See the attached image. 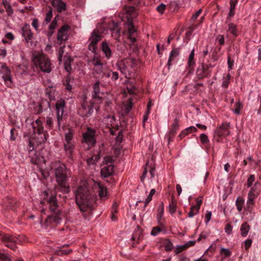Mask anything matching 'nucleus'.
<instances>
[{
  "label": "nucleus",
  "instance_id": "nucleus-1",
  "mask_svg": "<svg viewBox=\"0 0 261 261\" xmlns=\"http://www.w3.org/2000/svg\"><path fill=\"white\" fill-rule=\"evenodd\" d=\"M75 193L76 204L82 212H85L89 208H91L95 202V195L90 193L87 186H80Z\"/></svg>",
  "mask_w": 261,
  "mask_h": 261
},
{
  "label": "nucleus",
  "instance_id": "nucleus-2",
  "mask_svg": "<svg viewBox=\"0 0 261 261\" xmlns=\"http://www.w3.org/2000/svg\"><path fill=\"white\" fill-rule=\"evenodd\" d=\"M50 170L55 172L56 180L61 190L64 193H68L69 187L66 184L67 170L65 164L59 161L52 162Z\"/></svg>",
  "mask_w": 261,
  "mask_h": 261
},
{
  "label": "nucleus",
  "instance_id": "nucleus-3",
  "mask_svg": "<svg viewBox=\"0 0 261 261\" xmlns=\"http://www.w3.org/2000/svg\"><path fill=\"white\" fill-rule=\"evenodd\" d=\"M117 68L129 79L134 78L136 72V61L132 58H125L118 61L116 64Z\"/></svg>",
  "mask_w": 261,
  "mask_h": 261
},
{
  "label": "nucleus",
  "instance_id": "nucleus-4",
  "mask_svg": "<svg viewBox=\"0 0 261 261\" xmlns=\"http://www.w3.org/2000/svg\"><path fill=\"white\" fill-rule=\"evenodd\" d=\"M46 202L48 205L49 211L52 213L51 215L48 216L45 220V225L47 227L53 223H59L61 218L60 217L61 211L59 208L56 197L51 196L46 200Z\"/></svg>",
  "mask_w": 261,
  "mask_h": 261
},
{
  "label": "nucleus",
  "instance_id": "nucleus-5",
  "mask_svg": "<svg viewBox=\"0 0 261 261\" xmlns=\"http://www.w3.org/2000/svg\"><path fill=\"white\" fill-rule=\"evenodd\" d=\"M32 62L35 66L44 73H49L52 70L50 60L43 53L33 55Z\"/></svg>",
  "mask_w": 261,
  "mask_h": 261
},
{
  "label": "nucleus",
  "instance_id": "nucleus-6",
  "mask_svg": "<svg viewBox=\"0 0 261 261\" xmlns=\"http://www.w3.org/2000/svg\"><path fill=\"white\" fill-rule=\"evenodd\" d=\"M93 112V103L88 101L85 94L81 96V105L78 109V114L82 117H89Z\"/></svg>",
  "mask_w": 261,
  "mask_h": 261
},
{
  "label": "nucleus",
  "instance_id": "nucleus-7",
  "mask_svg": "<svg viewBox=\"0 0 261 261\" xmlns=\"http://www.w3.org/2000/svg\"><path fill=\"white\" fill-rule=\"evenodd\" d=\"M229 123L224 122L215 130L214 138L217 142L222 141L223 138L229 135Z\"/></svg>",
  "mask_w": 261,
  "mask_h": 261
},
{
  "label": "nucleus",
  "instance_id": "nucleus-8",
  "mask_svg": "<svg viewBox=\"0 0 261 261\" xmlns=\"http://www.w3.org/2000/svg\"><path fill=\"white\" fill-rule=\"evenodd\" d=\"M22 36L24 38L26 43L29 46H35L33 40L34 39L33 34L31 30L29 24H25L21 29Z\"/></svg>",
  "mask_w": 261,
  "mask_h": 261
},
{
  "label": "nucleus",
  "instance_id": "nucleus-9",
  "mask_svg": "<svg viewBox=\"0 0 261 261\" xmlns=\"http://www.w3.org/2000/svg\"><path fill=\"white\" fill-rule=\"evenodd\" d=\"M102 39V36L97 30H94L89 39L90 41L89 44V49L92 52H95L97 48V43Z\"/></svg>",
  "mask_w": 261,
  "mask_h": 261
},
{
  "label": "nucleus",
  "instance_id": "nucleus-10",
  "mask_svg": "<svg viewBox=\"0 0 261 261\" xmlns=\"http://www.w3.org/2000/svg\"><path fill=\"white\" fill-rule=\"evenodd\" d=\"M65 106V101L63 99H60L58 100L56 104L57 120L58 122V128L59 130H60L61 128Z\"/></svg>",
  "mask_w": 261,
  "mask_h": 261
},
{
  "label": "nucleus",
  "instance_id": "nucleus-11",
  "mask_svg": "<svg viewBox=\"0 0 261 261\" xmlns=\"http://www.w3.org/2000/svg\"><path fill=\"white\" fill-rule=\"evenodd\" d=\"M0 76L3 79L7 86L11 87L12 85V82L10 75V70L8 67L3 63H0Z\"/></svg>",
  "mask_w": 261,
  "mask_h": 261
},
{
  "label": "nucleus",
  "instance_id": "nucleus-12",
  "mask_svg": "<svg viewBox=\"0 0 261 261\" xmlns=\"http://www.w3.org/2000/svg\"><path fill=\"white\" fill-rule=\"evenodd\" d=\"M91 63L93 67V70L96 73L100 74L103 73L106 65L101 62L100 59L98 57H94L93 59L91 61Z\"/></svg>",
  "mask_w": 261,
  "mask_h": 261
},
{
  "label": "nucleus",
  "instance_id": "nucleus-13",
  "mask_svg": "<svg viewBox=\"0 0 261 261\" xmlns=\"http://www.w3.org/2000/svg\"><path fill=\"white\" fill-rule=\"evenodd\" d=\"M95 130L91 127H88L87 132L83 134V139L84 142L88 145H92L95 144Z\"/></svg>",
  "mask_w": 261,
  "mask_h": 261
},
{
  "label": "nucleus",
  "instance_id": "nucleus-14",
  "mask_svg": "<svg viewBox=\"0 0 261 261\" xmlns=\"http://www.w3.org/2000/svg\"><path fill=\"white\" fill-rule=\"evenodd\" d=\"M215 66L214 65H212L211 64H205L203 63L202 64L201 68L200 71H202V73L198 74V78L199 79H202L204 77H208L211 76L212 72L213 67Z\"/></svg>",
  "mask_w": 261,
  "mask_h": 261
},
{
  "label": "nucleus",
  "instance_id": "nucleus-15",
  "mask_svg": "<svg viewBox=\"0 0 261 261\" xmlns=\"http://www.w3.org/2000/svg\"><path fill=\"white\" fill-rule=\"evenodd\" d=\"M70 27L68 25H63L58 32L57 40L59 44L67 40V32Z\"/></svg>",
  "mask_w": 261,
  "mask_h": 261
},
{
  "label": "nucleus",
  "instance_id": "nucleus-16",
  "mask_svg": "<svg viewBox=\"0 0 261 261\" xmlns=\"http://www.w3.org/2000/svg\"><path fill=\"white\" fill-rule=\"evenodd\" d=\"M64 150L65 155L70 160H72L74 151V142H63Z\"/></svg>",
  "mask_w": 261,
  "mask_h": 261
},
{
  "label": "nucleus",
  "instance_id": "nucleus-17",
  "mask_svg": "<svg viewBox=\"0 0 261 261\" xmlns=\"http://www.w3.org/2000/svg\"><path fill=\"white\" fill-rule=\"evenodd\" d=\"M148 170L149 171V173L150 175V178L151 179L154 177L155 172V167L153 166H149L148 163H147L146 164V167L144 170L143 174L140 178L142 182H143L146 176V174Z\"/></svg>",
  "mask_w": 261,
  "mask_h": 261
},
{
  "label": "nucleus",
  "instance_id": "nucleus-18",
  "mask_svg": "<svg viewBox=\"0 0 261 261\" xmlns=\"http://www.w3.org/2000/svg\"><path fill=\"white\" fill-rule=\"evenodd\" d=\"M51 3L58 12L61 13L66 10V4L62 0H51Z\"/></svg>",
  "mask_w": 261,
  "mask_h": 261
},
{
  "label": "nucleus",
  "instance_id": "nucleus-19",
  "mask_svg": "<svg viewBox=\"0 0 261 261\" xmlns=\"http://www.w3.org/2000/svg\"><path fill=\"white\" fill-rule=\"evenodd\" d=\"M179 54V50L178 48H173L170 52L169 58L167 62L168 66H170L172 62L177 60Z\"/></svg>",
  "mask_w": 261,
  "mask_h": 261
},
{
  "label": "nucleus",
  "instance_id": "nucleus-20",
  "mask_svg": "<svg viewBox=\"0 0 261 261\" xmlns=\"http://www.w3.org/2000/svg\"><path fill=\"white\" fill-rule=\"evenodd\" d=\"M114 165H105L101 169V174L104 177H107L111 175L114 171Z\"/></svg>",
  "mask_w": 261,
  "mask_h": 261
},
{
  "label": "nucleus",
  "instance_id": "nucleus-21",
  "mask_svg": "<svg viewBox=\"0 0 261 261\" xmlns=\"http://www.w3.org/2000/svg\"><path fill=\"white\" fill-rule=\"evenodd\" d=\"M124 11L127 14V17L128 19L135 18L137 15L136 8L133 6L125 7Z\"/></svg>",
  "mask_w": 261,
  "mask_h": 261
},
{
  "label": "nucleus",
  "instance_id": "nucleus-22",
  "mask_svg": "<svg viewBox=\"0 0 261 261\" xmlns=\"http://www.w3.org/2000/svg\"><path fill=\"white\" fill-rule=\"evenodd\" d=\"M1 240L5 244L9 243H16L17 241V239L16 237L9 234H1Z\"/></svg>",
  "mask_w": 261,
  "mask_h": 261
},
{
  "label": "nucleus",
  "instance_id": "nucleus-23",
  "mask_svg": "<svg viewBox=\"0 0 261 261\" xmlns=\"http://www.w3.org/2000/svg\"><path fill=\"white\" fill-rule=\"evenodd\" d=\"M101 50L104 53L106 57L110 59L112 56V51L107 42H102L101 44Z\"/></svg>",
  "mask_w": 261,
  "mask_h": 261
},
{
  "label": "nucleus",
  "instance_id": "nucleus-24",
  "mask_svg": "<svg viewBox=\"0 0 261 261\" xmlns=\"http://www.w3.org/2000/svg\"><path fill=\"white\" fill-rule=\"evenodd\" d=\"M99 84V82L94 84L93 85V93L92 94V97L94 99H98V100L101 98V95L102 94L100 93Z\"/></svg>",
  "mask_w": 261,
  "mask_h": 261
},
{
  "label": "nucleus",
  "instance_id": "nucleus-25",
  "mask_svg": "<svg viewBox=\"0 0 261 261\" xmlns=\"http://www.w3.org/2000/svg\"><path fill=\"white\" fill-rule=\"evenodd\" d=\"M98 196L101 199L105 200L107 198V189L106 187L102 185H98Z\"/></svg>",
  "mask_w": 261,
  "mask_h": 261
},
{
  "label": "nucleus",
  "instance_id": "nucleus-26",
  "mask_svg": "<svg viewBox=\"0 0 261 261\" xmlns=\"http://www.w3.org/2000/svg\"><path fill=\"white\" fill-rule=\"evenodd\" d=\"M179 128V120L177 118H175L174 120L173 124L171 125V127L169 130V134L172 137H174L177 130Z\"/></svg>",
  "mask_w": 261,
  "mask_h": 261
},
{
  "label": "nucleus",
  "instance_id": "nucleus-27",
  "mask_svg": "<svg viewBox=\"0 0 261 261\" xmlns=\"http://www.w3.org/2000/svg\"><path fill=\"white\" fill-rule=\"evenodd\" d=\"M250 229V226L247 222H244L241 226V234L243 237H246Z\"/></svg>",
  "mask_w": 261,
  "mask_h": 261
},
{
  "label": "nucleus",
  "instance_id": "nucleus-28",
  "mask_svg": "<svg viewBox=\"0 0 261 261\" xmlns=\"http://www.w3.org/2000/svg\"><path fill=\"white\" fill-rule=\"evenodd\" d=\"M197 129L194 126H191L183 130L179 134V137L182 138L192 132H196Z\"/></svg>",
  "mask_w": 261,
  "mask_h": 261
},
{
  "label": "nucleus",
  "instance_id": "nucleus-29",
  "mask_svg": "<svg viewBox=\"0 0 261 261\" xmlns=\"http://www.w3.org/2000/svg\"><path fill=\"white\" fill-rule=\"evenodd\" d=\"M64 68L67 72H70L71 70V63L73 61L70 56L66 55L64 57Z\"/></svg>",
  "mask_w": 261,
  "mask_h": 261
},
{
  "label": "nucleus",
  "instance_id": "nucleus-30",
  "mask_svg": "<svg viewBox=\"0 0 261 261\" xmlns=\"http://www.w3.org/2000/svg\"><path fill=\"white\" fill-rule=\"evenodd\" d=\"M48 137V134L47 133H45V134H42V135H35V139H36L37 142L39 144L45 143L47 140Z\"/></svg>",
  "mask_w": 261,
  "mask_h": 261
},
{
  "label": "nucleus",
  "instance_id": "nucleus-31",
  "mask_svg": "<svg viewBox=\"0 0 261 261\" xmlns=\"http://www.w3.org/2000/svg\"><path fill=\"white\" fill-rule=\"evenodd\" d=\"M255 193V190L253 188H251V189L248 193V195L247 203L248 204H253V203L254 200L257 197V196Z\"/></svg>",
  "mask_w": 261,
  "mask_h": 261
},
{
  "label": "nucleus",
  "instance_id": "nucleus-32",
  "mask_svg": "<svg viewBox=\"0 0 261 261\" xmlns=\"http://www.w3.org/2000/svg\"><path fill=\"white\" fill-rule=\"evenodd\" d=\"M73 132L69 129L67 133L65 134V140L63 142H74L73 140Z\"/></svg>",
  "mask_w": 261,
  "mask_h": 261
},
{
  "label": "nucleus",
  "instance_id": "nucleus-33",
  "mask_svg": "<svg viewBox=\"0 0 261 261\" xmlns=\"http://www.w3.org/2000/svg\"><path fill=\"white\" fill-rule=\"evenodd\" d=\"M176 210V201L173 197H172L169 205V211L170 214H173Z\"/></svg>",
  "mask_w": 261,
  "mask_h": 261
},
{
  "label": "nucleus",
  "instance_id": "nucleus-34",
  "mask_svg": "<svg viewBox=\"0 0 261 261\" xmlns=\"http://www.w3.org/2000/svg\"><path fill=\"white\" fill-rule=\"evenodd\" d=\"M227 31L235 37L238 36L237 25L234 24L233 23H229L228 24V28Z\"/></svg>",
  "mask_w": 261,
  "mask_h": 261
},
{
  "label": "nucleus",
  "instance_id": "nucleus-35",
  "mask_svg": "<svg viewBox=\"0 0 261 261\" xmlns=\"http://www.w3.org/2000/svg\"><path fill=\"white\" fill-rule=\"evenodd\" d=\"M72 252V249H68V250L63 249V246H60V247H58V249L56 251L57 254L58 255H61V256L64 255H67Z\"/></svg>",
  "mask_w": 261,
  "mask_h": 261
},
{
  "label": "nucleus",
  "instance_id": "nucleus-36",
  "mask_svg": "<svg viewBox=\"0 0 261 261\" xmlns=\"http://www.w3.org/2000/svg\"><path fill=\"white\" fill-rule=\"evenodd\" d=\"M244 204V199L241 197H239L236 200V204L237 206V210L239 212H241L242 210L243 206Z\"/></svg>",
  "mask_w": 261,
  "mask_h": 261
},
{
  "label": "nucleus",
  "instance_id": "nucleus-37",
  "mask_svg": "<svg viewBox=\"0 0 261 261\" xmlns=\"http://www.w3.org/2000/svg\"><path fill=\"white\" fill-rule=\"evenodd\" d=\"M55 90L53 88H48L46 90V94L48 95L50 101L55 99Z\"/></svg>",
  "mask_w": 261,
  "mask_h": 261
},
{
  "label": "nucleus",
  "instance_id": "nucleus-38",
  "mask_svg": "<svg viewBox=\"0 0 261 261\" xmlns=\"http://www.w3.org/2000/svg\"><path fill=\"white\" fill-rule=\"evenodd\" d=\"M194 49H193L189 57L188 65L190 68H192L195 65V61L194 60Z\"/></svg>",
  "mask_w": 261,
  "mask_h": 261
},
{
  "label": "nucleus",
  "instance_id": "nucleus-39",
  "mask_svg": "<svg viewBox=\"0 0 261 261\" xmlns=\"http://www.w3.org/2000/svg\"><path fill=\"white\" fill-rule=\"evenodd\" d=\"M164 214V204L163 202H161L158 208V214L157 215V219L160 223L161 219L163 217Z\"/></svg>",
  "mask_w": 261,
  "mask_h": 261
},
{
  "label": "nucleus",
  "instance_id": "nucleus-40",
  "mask_svg": "<svg viewBox=\"0 0 261 261\" xmlns=\"http://www.w3.org/2000/svg\"><path fill=\"white\" fill-rule=\"evenodd\" d=\"M165 250L167 251H171L173 248V245L169 240H166L163 242Z\"/></svg>",
  "mask_w": 261,
  "mask_h": 261
},
{
  "label": "nucleus",
  "instance_id": "nucleus-41",
  "mask_svg": "<svg viewBox=\"0 0 261 261\" xmlns=\"http://www.w3.org/2000/svg\"><path fill=\"white\" fill-rule=\"evenodd\" d=\"M230 75L229 74H228L226 75V76L225 77H223V82H222V87L224 88H226L229 83H230Z\"/></svg>",
  "mask_w": 261,
  "mask_h": 261
},
{
  "label": "nucleus",
  "instance_id": "nucleus-42",
  "mask_svg": "<svg viewBox=\"0 0 261 261\" xmlns=\"http://www.w3.org/2000/svg\"><path fill=\"white\" fill-rule=\"evenodd\" d=\"M127 89L128 92L130 94H136L137 91L136 88L130 82H128L127 84Z\"/></svg>",
  "mask_w": 261,
  "mask_h": 261
},
{
  "label": "nucleus",
  "instance_id": "nucleus-43",
  "mask_svg": "<svg viewBox=\"0 0 261 261\" xmlns=\"http://www.w3.org/2000/svg\"><path fill=\"white\" fill-rule=\"evenodd\" d=\"M199 211V210H198L195 206H192L190 208V211L188 213V217L190 218L194 217L198 213Z\"/></svg>",
  "mask_w": 261,
  "mask_h": 261
},
{
  "label": "nucleus",
  "instance_id": "nucleus-44",
  "mask_svg": "<svg viewBox=\"0 0 261 261\" xmlns=\"http://www.w3.org/2000/svg\"><path fill=\"white\" fill-rule=\"evenodd\" d=\"M155 190L154 189L151 190L148 196L146 198L145 200V205L144 206H146L149 203V202L152 200V196L155 194Z\"/></svg>",
  "mask_w": 261,
  "mask_h": 261
},
{
  "label": "nucleus",
  "instance_id": "nucleus-45",
  "mask_svg": "<svg viewBox=\"0 0 261 261\" xmlns=\"http://www.w3.org/2000/svg\"><path fill=\"white\" fill-rule=\"evenodd\" d=\"M189 247L188 244H185L184 245L177 246L175 249L174 252L176 254H178L182 252L184 250Z\"/></svg>",
  "mask_w": 261,
  "mask_h": 261
},
{
  "label": "nucleus",
  "instance_id": "nucleus-46",
  "mask_svg": "<svg viewBox=\"0 0 261 261\" xmlns=\"http://www.w3.org/2000/svg\"><path fill=\"white\" fill-rule=\"evenodd\" d=\"M57 25V20L56 19V17L54 18V20L52 21V22L51 23V24H50L49 25V30H50V34L48 35L49 36H50L53 33V31L55 29V28L56 27Z\"/></svg>",
  "mask_w": 261,
  "mask_h": 261
},
{
  "label": "nucleus",
  "instance_id": "nucleus-47",
  "mask_svg": "<svg viewBox=\"0 0 261 261\" xmlns=\"http://www.w3.org/2000/svg\"><path fill=\"white\" fill-rule=\"evenodd\" d=\"M42 158L39 156H35L32 158L31 163L35 165H39L40 164L42 160Z\"/></svg>",
  "mask_w": 261,
  "mask_h": 261
},
{
  "label": "nucleus",
  "instance_id": "nucleus-48",
  "mask_svg": "<svg viewBox=\"0 0 261 261\" xmlns=\"http://www.w3.org/2000/svg\"><path fill=\"white\" fill-rule=\"evenodd\" d=\"M46 126L50 129L53 127V119L50 116H47L46 119Z\"/></svg>",
  "mask_w": 261,
  "mask_h": 261
},
{
  "label": "nucleus",
  "instance_id": "nucleus-49",
  "mask_svg": "<svg viewBox=\"0 0 261 261\" xmlns=\"http://www.w3.org/2000/svg\"><path fill=\"white\" fill-rule=\"evenodd\" d=\"M53 17V11L51 8H49V10L46 14L45 21L46 23H48L50 21Z\"/></svg>",
  "mask_w": 261,
  "mask_h": 261
},
{
  "label": "nucleus",
  "instance_id": "nucleus-50",
  "mask_svg": "<svg viewBox=\"0 0 261 261\" xmlns=\"http://www.w3.org/2000/svg\"><path fill=\"white\" fill-rule=\"evenodd\" d=\"M200 139L201 143L203 144H207L209 142L207 136L204 134H202L200 135Z\"/></svg>",
  "mask_w": 261,
  "mask_h": 261
},
{
  "label": "nucleus",
  "instance_id": "nucleus-51",
  "mask_svg": "<svg viewBox=\"0 0 261 261\" xmlns=\"http://www.w3.org/2000/svg\"><path fill=\"white\" fill-rule=\"evenodd\" d=\"M103 163L105 165H113L112 158L110 156L105 157L103 159Z\"/></svg>",
  "mask_w": 261,
  "mask_h": 261
},
{
  "label": "nucleus",
  "instance_id": "nucleus-52",
  "mask_svg": "<svg viewBox=\"0 0 261 261\" xmlns=\"http://www.w3.org/2000/svg\"><path fill=\"white\" fill-rule=\"evenodd\" d=\"M0 260L2 261H12L9 255L0 252Z\"/></svg>",
  "mask_w": 261,
  "mask_h": 261
},
{
  "label": "nucleus",
  "instance_id": "nucleus-53",
  "mask_svg": "<svg viewBox=\"0 0 261 261\" xmlns=\"http://www.w3.org/2000/svg\"><path fill=\"white\" fill-rule=\"evenodd\" d=\"M232 227L229 224L227 223L225 225L224 227L225 232L228 235H230L232 233Z\"/></svg>",
  "mask_w": 261,
  "mask_h": 261
},
{
  "label": "nucleus",
  "instance_id": "nucleus-54",
  "mask_svg": "<svg viewBox=\"0 0 261 261\" xmlns=\"http://www.w3.org/2000/svg\"><path fill=\"white\" fill-rule=\"evenodd\" d=\"M161 231V229L160 226H155L152 228L151 231V234L155 236L159 234Z\"/></svg>",
  "mask_w": 261,
  "mask_h": 261
},
{
  "label": "nucleus",
  "instance_id": "nucleus-55",
  "mask_svg": "<svg viewBox=\"0 0 261 261\" xmlns=\"http://www.w3.org/2000/svg\"><path fill=\"white\" fill-rule=\"evenodd\" d=\"M242 108V106L240 102H238L235 105V109L234 110V113L239 114L240 113L241 109Z\"/></svg>",
  "mask_w": 261,
  "mask_h": 261
},
{
  "label": "nucleus",
  "instance_id": "nucleus-56",
  "mask_svg": "<svg viewBox=\"0 0 261 261\" xmlns=\"http://www.w3.org/2000/svg\"><path fill=\"white\" fill-rule=\"evenodd\" d=\"M220 253L225 256H229L231 255V252L228 249L222 248L220 250Z\"/></svg>",
  "mask_w": 261,
  "mask_h": 261
},
{
  "label": "nucleus",
  "instance_id": "nucleus-57",
  "mask_svg": "<svg viewBox=\"0 0 261 261\" xmlns=\"http://www.w3.org/2000/svg\"><path fill=\"white\" fill-rule=\"evenodd\" d=\"M140 231H136L135 232V233L133 234L132 239L133 241L137 240V242H139V240L140 239Z\"/></svg>",
  "mask_w": 261,
  "mask_h": 261
},
{
  "label": "nucleus",
  "instance_id": "nucleus-58",
  "mask_svg": "<svg viewBox=\"0 0 261 261\" xmlns=\"http://www.w3.org/2000/svg\"><path fill=\"white\" fill-rule=\"evenodd\" d=\"M216 41L219 44L222 45L224 44V37L222 35H219L216 37Z\"/></svg>",
  "mask_w": 261,
  "mask_h": 261
},
{
  "label": "nucleus",
  "instance_id": "nucleus-59",
  "mask_svg": "<svg viewBox=\"0 0 261 261\" xmlns=\"http://www.w3.org/2000/svg\"><path fill=\"white\" fill-rule=\"evenodd\" d=\"M35 130H36V133L35 134V135H42V134H45V133H47V131L44 130L43 126L36 127Z\"/></svg>",
  "mask_w": 261,
  "mask_h": 261
},
{
  "label": "nucleus",
  "instance_id": "nucleus-60",
  "mask_svg": "<svg viewBox=\"0 0 261 261\" xmlns=\"http://www.w3.org/2000/svg\"><path fill=\"white\" fill-rule=\"evenodd\" d=\"M255 177L254 175H250L247 179V186L250 187L252 186L253 182L254 181Z\"/></svg>",
  "mask_w": 261,
  "mask_h": 261
},
{
  "label": "nucleus",
  "instance_id": "nucleus-61",
  "mask_svg": "<svg viewBox=\"0 0 261 261\" xmlns=\"http://www.w3.org/2000/svg\"><path fill=\"white\" fill-rule=\"evenodd\" d=\"M118 204L116 202H114L113 204L112 210H111V214H117L118 212Z\"/></svg>",
  "mask_w": 261,
  "mask_h": 261
},
{
  "label": "nucleus",
  "instance_id": "nucleus-62",
  "mask_svg": "<svg viewBox=\"0 0 261 261\" xmlns=\"http://www.w3.org/2000/svg\"><path fill=\"white\" fill-rule=\"evenodd\" d=\"M252 241L251 239H247L244 242V246L246 250H248L251 246Z\"/></svg>",
  "mask_w": 261,
  "mask_h": 261
},
{
  "label": "nucleus",
  "instance_id": "nucleus-63",
  "mask_svg": "<svg viewBox=\"0 0 261 261\" xmlns=\"http://www.w3.org/2000/svg\"><path fill=\"white\" fill-rule=\"evenodd\" d=\"M233 63H234L233 60H231L230 56H228V58H227V64H228V67L229 70H231L232 69Z\"/></svg>",
  "mask_w": 261,
  "mask_h": 261
},
{
  "label": "nucleus",
  "instance_id": "nucleus-64",
  "mask_svg": "<svg viewBox=\"0 0 261 261\" xmlns=\"http://www.w3.org/2000/svg\"><path fill=\"white\" fill-rule=\"evenodd\" d=\"M165 8L166 6L163 4H161L156 7V10L160 13H163L165 9Z\"/></svg>",
  "mask_w": 261,
  "mask_h": 261
}]
</instances>
